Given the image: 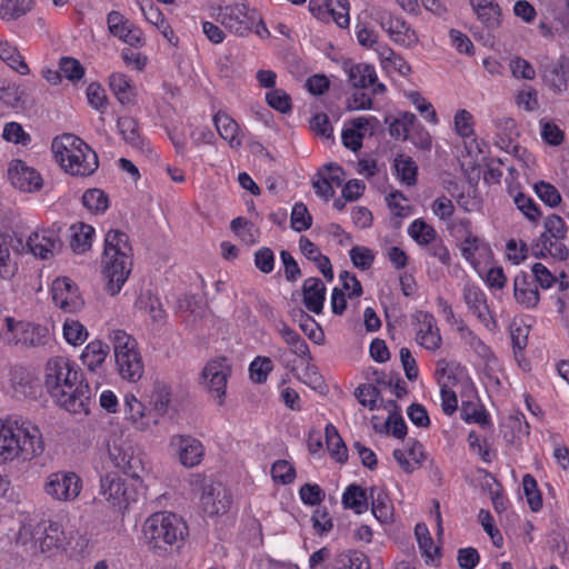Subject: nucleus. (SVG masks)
Listing matches in <instances>:
<instances>
[{
    "label": "nucleus",
    "instance_id": "cd10ccee",
    "mask_svg": "<svg viewBox=\"0 0 569 569\" xmlns=\"http://www.w3.org/2000/svg\"><path fill=\"white\" fill-rule=\"evenodd\" d=\"M123 413L126 420L130 421L137 430L144 431L151 423H157V420L152 419L151 410L147 409L133 393L124 396Z\"/></svg>",
    "mask_w": 569,
    "mask_h": 569
},
{
    "label": "nucleus",
    "instance_id": "0e129e2a",
    "mask_svg": "<svg viewBox=\"0 0 569 569\" xmlns=\"http://www.w3.org/2000/svg\"><path fill=\"white\" fill-rule=\"evenodd\" d=\"M407 97L427 122L431 124H437L439 122V118L433 106L418 91H410Z\"/></svg>",
    "mask_w": 569,
    "mask_h": 569
},
{
    "label": "nucleus",
    "instance_id": "a19ab883",
    "mask_svg": "<svg viewBox=\"0 0 569 569\" xmlns=\"http://www.w3.org/2000/svg\"><path fill=\"white\" fill-rule=\"evenodd\" d=\"M369 492L359 485H349L341 497V502L346 509H351L357 515L368 510Z\"/></svg>",
    "mask_w": 569,
    "mask_h": 569
},
{
    "label": "nucleus",
    "instance_id": "f704fd0d",
    "mask_svg": "<svg viewBox=\"0 0 569 569\" xmlns=\"http://www.w3.org/2000/svg\"><path fill=\"white\" fill-rule=\"evenodd\" d=\"M477 19L485 28L495 30L501 24L502 11L496 0H469Z\"/></svg>",
    "mask_w": 569,
    "mask_h": 569
},
{
    "label": "nucleus",
    "instance_id": "4c0bfd02",
    "mask_svg": "<svg viewBox=\"0 0 569 569\" xmlns=\"http://www.w3.org/2000/svg\"><path fill=\"white\" fill-rule=\"evenodd\" d=\"M508 193L513 198L517 209L532 223H538L542 212L532 197L521 192L518 184L507 181Z\"/></svg>",
    "mask_w": 569,
    "mask_h": 569
},
{
    "label": "nucleus",
    "instance_id": "79ce46f5",
    "mask_svg": "<svg viewBox=\"0 0 569 569\" xmlns=\"http://www.w3.org/2000/svg\"><path fill=\"white\" fill-rule=\"evenodd\" d=\"M117 128L122 139L133 148L143 149L144 139L141 134L140 126L137 119L123 116L118 118Z\"/></svg>",
    "mask_w": 569,
    "mask_h": 569
},
{
    "label": "nucleus",
    "instance_id": "8fccbe9b",
    "mask_svg": "<svg viewBox=\"0 0 569 569\" xmlns=\"http://www.w3.org/2000/svg\"><path fill=\"white\" fill-rule=\"evenodd\" d=\"M417 117L409 111L399 112L398 116L389 124V133L395 139L406 141L412 126H415Z\"/></svg>",
    "mask_w": 569,
    "mask_h": 569
},
{
    "label": "nucleus",
    "instance_id": "2f4dec72",
    "mask_svg": "<svg viewBox=\"0 0 569 569\" xmlns=\"http://www.w3.org/2000/svg\"><path fill=\"white\" fill-rule=\"evenodd\" d=\"M415 536L426 565L439 566L442 557L441 547L435 545L430 531L425 522L416 525Z\"/></svg>",
    "mask_w": 569,
    "mask_h": 569
},
{
    "label": "nucleus",
    "instance_id": "58836bf2",
    "mask_svg": "<svg viewBox=\"0 0 569 569\" xmlns=\"http://www.w3.org/2000/svg\"><path fill=\"white\" fill-rule=\"evenodd\" d=\"M109 87L120 104L129 106L134 103L136 87L127 74L113 72L109 77Z\"/></svg>",
    "mask_w": 569,
    "mask_h": 569
},
{
    "label": "nucleus",
    "instance_id": "6ab92c4d",
    "mask_svg": "<svg viewBox=\"0 0 569 569\" xmlns=\"http://www.w3.org/2000/svg\"><path fill=\"white\" fill-rule=\"evenodd\" d=\"M231 373V367L224 357L209 361L203 368L202 376L212 396L218 398L219 406L223 405L227 381Z\"/></svg>",
    "mask_w": 569,
    "mask_h": 569
},
{
    "label": "nucleus",
    "instance_id": "f8f14e48",
    "mask_svg": "<svg viewBox=\"0 0 569 569\" xmlns=\"http://www.w3.org/2000/svg\"><path fill=\"white\" fill-rule=\"evenodd\" d=\"M36 548L43 553L54 552L64 548L67 535L60 521L43 519L30 531Z\"/></svg>",
    "mask_w": 569,
    "mask_h": 569
},
{
    "label": "nucleus",
    "instance_id": "0eeeda50",
    "mask_svg": "<svg viewBox=\"0 0 569 569\" xmlns=\"http://www.w3.org/2000/svg\"><path fill=\"white\" fill-rule=\"evenodd\" d=\"M219 20L226 29L238 36H247L260 26L267 31L258 10L244 1L220 8ZM256 32L259 33V29Z\"/></svg>",
    "mask_w": 569,
    "mask_h": 569
},
{
    "label": "nucleus",
    "instance_id": "9d476101",
    "mask_svg": "<svg viewBox=\"0 0 569 569\" xmlns=\"http://www.w3.org/2000/svg\"><path fill=\"white\" fill-rule=\"evenodd\" d=\"M545 232L539 237L537 241V248H539L542 254H550L555 258H566L568 256V249L563 244L568 227L565 220L558 214H550L545 219Z\"/></svg>",
    "mask_w": 569,
    "mask_h": 569
},
{
    "label": "nucleus",
    "instance_id": "5fc2aeb1",
    "mask_svg": "<svg viewBox=\"0 0 569 569\" xmlns=\"http://www.w3.org/2000/svg\"><path fill=\"white\" fill-rule=\"evenodd\" d=\"M397 177L407 186L417 183L418 167L411 157H398L395 159Z\"/></svg>",
    "mask_w": 569,
    "mask_h": 569
},
{
    "label": "nucleus",
    "instance_id": "774afa93",
    "mask_svg": "<svg viewBox=\"0 0 569 569\" xmlns=\"http://www.w3.org/2000/svg\"><path fill=\"white\" fill-rule=\"evenodd\" d=\"M271 477L276 483L290 485L296 479V468L287 460H277L272 463Z\"/></svg>",
    "mask_w": 569,
    "mask_h": 569
},
{
    "label": "nucleus",
    "instance_id": "393cba45",
    "mask_svg": "<svg viewBox=\"0 0 569 569\" xmlns=\"http://www.w3.org/2000/svg\"><path fill=\"white\" fill-rule=\"evenodd\" d=\"M212 121L221 139L230 148L238 149L242 146L244 133L240 124L224 110H218L212 114Z\"/></svg>",
    "mask_w": 569,
    "mask_h": 569
},
{
    "label": "nucleus",
    "instance_id": "4468645a",
    "mask_svg": "<svg viewBox=\"0 0 569 569\" xmlns=\"http://www.w3.org/2000/svg\"><path fill=\"white\" fill-rule=\"evenodd\" d=\"M377 22L396 44L403 48L417 46L419 41L418 34L402 17L390 12H380Z\"/></svg>",
    "mask_w": 569,
    "mask_h": 569
},
{
    "label": "nucleus",
    "instance_id": "49530a36",
    "mask_svg": "<svg viewBox=\"0 0 569 569\" xmlns=\"http://www.w3.org/2000/svg\"><path fill=\"white\" fill-rule=\"evenodd\" d=\"M72 236L70 246L76 253H83L91 248L93 237L96 234L94 228L90 224L80 222L72 226Z\"/></svg>",
    "mask_w": 569,
    "mask_h": 569
},
{
    "label": "nucleus",
    "instance_id": "a211bd4d",
    "mask_svg": "<svg viewBox=\"0 0 569 569\" xmlns=\"http://www.w3.org/2000/svg\"><path fill=\"white\" fill-rule=\"evenodd\" d=\"M4 321L8 331L16 333L12 337L16 343L38 347L44 346L50 340V330L47 326L16 321L11 317H7Z\"/></svg>",
    "mask_w": 569,
    "mask_h": 569
},
{
    "label": "nucleus",
    "instance_id": "6e6552de",
    "mask_svg": "<svg viewBox=\"0 0 569 569\" xmlns=\"http://www.w3.org/2000/svg\"><path fill=\"white\" fill-rule=\"evenodd\" d=\"M99 493L109 506L118 510H124L130 503L137 502L139 496L138 490L130 488L114 471L101 476Z\"/></svg>",
    "mask_w": 569,
    "mask_h": 569
},
{
    "label": "nucleus",
    "instance_id": "ea45409f",
    "mask_svg": "<svg viewBox=\"0 0 569 569\" xmlns=\"http://www.w3.org/2000/svg\"><path fill=\"white\" fill-rule=\"evenodd\" d=\"M460 417L466 423H477L482 428H491V417L478 399L462 400Z\"/></svg>",
    "mask_w": 569,
    "mask_h": 569
},
{
    "label": "nucleus",
    "instance_id": "09e8293b",
    "mask_svg": "<svg viewBox=\"0 0 569 569\" xmlns=\"http://www.w3.org/2000/svg\"><path fill=\"white\" fill-rule=\"evenodd\" d=\"M408 234L419 244H431L437 238L436 229L422 219H415L408 227Z\"/></svg>",
    "mask_w": 569,
    "mask_h": 569
},
{
    "label": "nucleus",
    "instance_id": "37998d69",
    "mask_svg": "<svg viewBox=\"0 0 569 569\" xmlns=\"http://www.w3.org/2000/svg\"><path fill=\"white\" fill-rule=\"evenodd\" d=\"M0 59L21 76L29 74L30 69L18 48L9 41H0Z\"/></svg>",
    "mask_w": 569,
    "mask_h": 569
},
{
    "label": "nucleus",
    "instance_id": "4be33fe9",
    "mask_svg": "<svg viewBox=\"0 0 569 569\" xmlns=\"http://www.w3.org/2000/svg\"><path fill=\"white\" fill-rule=\"evenodd\" d=\"M345 69L352 87L357 89L370 88L372 94H381L386 91V86L378 81L375 66L345 62Z\"/></svg>",
    "mask_w": 569,
    "mask_h": 569
},
{
    "label": "nucleus",
    "instance_id": "5701e85b",
    "mask_svg": "<svg viewBox=\"0 0 569 569\" xmlns=\"http://www.w3.org/2000/svg\"><path fill=\"white\" fill-rule=\"evenodd\" d=\"M108 456L113 467L131 479L142 482L139 471L142 469L141 460L133 453L131 447H123L113 442L108 446Z\"/></svg>",
    "mask_w": 569,
    "mask_h": 569
},
{
    "label": "nucleus",
    "instance_id": "412c9836",
    "mask_svg": "<svg viewBox=\"0 0 569 569\" xmlns=\"http://www.w3.org/2000/svg\"><path fill=\"white\" fill-rule=\"evenodd\" d=\"M61 244L59 233L50 228L38 229L31 232L27 239L29 252L41 260L53 258L56 252L61 249Z\"/></svg>",
    "mask_w": 569,
    "mask_h": 569
},
{
    "label": "nucleus",
    "instance_id": "7ed1b4c3",
    "mask_svg": "<svg viewBox=\"0 0 569 569\" xmlns=\"http://www.w3.org/2000/svg\"><path fill=\"white\" fill-rule=\"evenodd\" d=\"M102 274L109 295H118L127 282L133 266V252L129 236L118 229L106 233L101 258Z\"/></svg>",
    "mask_w": 569,
    "mask_h": 569
},
{
    "label": "nucleus",
    "instance_id": "bb28decb",
    "mask_svg": "<svg viewBox=\"0 0 569 569\" xmlns=\"http://www.w3.org/2000/svg\"><path fill=\"white\" fill-rule=\"evenodd\" d=\"M109 352V345L96 339L84 347L81 352L80 360L89 372L101 377L106 373L104 362Z\"/></svg>",
    "mask_w": 569,
    "mask_h": 569
},
{
    "label": "nucleus",
    "instance_id": "c03bdc74",
    "mask_svg": "<svg viewBox=\"0 0 569 569\" xmlns=\"http://www.w3.org/2000/svg\"><path fill=\"white\" fill-rule=\"evenodd\" d=\"M277 331L284 342L292 349V352L300 358L310 357L309 346L306 340L283 320L277 325Z\"/></svg>",
    "mask_w": 569,
    "mask_h": 569
},
{
    "label": "nucleus",
    "instance_id": "b1692460",
    "mask_svg": "<svg viewBox=\"0 0 569 569\" xmlns=\"http://www.w3.org/2000/svg\"><path fill=\"white\" fill-rule=\"evenodd\" d=\"M200 502L206 515H224L231 507L232 496L222 483L210 485L204 488Z\"/></svg>",
    "mask_w": 569,
    "mask_h": 569
},
{
    "label": "nucleus",
    "instance_id": "680f3d73",
    "mask_svg": "<svg viewBox=\"0 0 569 569\" xmlns=\"http://www.w3.org/2000/svg\"><path fill=\"white\" fill-rule=\"evenodd\" d=\"M61 77L71 82L81 80L84 77L86 69L81 62L73 57H62L59 60Z\"/></svg>",
    "mask_w": 569,
    "mask_h": 569
},
{
    "label": "nucleus",
    "instance_id": "2eb2a0df",
    "mask_svg": "<svg viewBox=\"0 0 569 569\" xmlns=\"http://www.w3.org/2000/svg\"><path fill=\"white\" fill-rule=\"evenodd\" d=\"M461 369L457 362H449L445 359L438 360L436 375L440 382V399L442 411L451 416L458 409V398L450 385L457 381L456 372Z\"/></svg>",
    "mask_w": 569,
    "mask_h": 569
},
{
    "label": "nucleus",
    "instance_id": "a878e982",
    "mask_svg": "<svg viewBox=\"0 0 569 569\" xmlns=\"http://www.w3.org/2000/svg\"><path fill=\"white\" fill-rule=\"evenodd\" d=\"M22 239L0 231V281L9 280L18 270V263L11 257V251L19 252Z\"/></svg>",
    "mask_w": 569,
    "mask_h": 569
},
{
    "label": "nucleus",
    "instance_id": "473e14b6",
    "mask_svg": "<svg viewBox=\"0 0 569 569\" xmlns=\"http://www.w3.org/2000/svg\"><path fill=\"white\" fill-rule=\"evenodd\" d=\"M371 512L380 523H389L393 520V503L388 491L383 487L372 486L369 489Z\"/></svg>",
    "mask_w": 569,
    "mask_h": 569
},
{
    "label": "nucleus",
    "instance_id": "a18cd8bd",
    "mask_svg": "<svg viewBox=\"0 0 569 569\" xmlns=\"http://www.w3.org/2000/svg\"><path fill=\"white\" fill-rule=\"evenodd\" d=\"M325 437L330 457L339 463L347 462L348 449L337 428L332 423H328L326 426Z\"/></svg>",
    "mask_w": 569,
    "mask_h": 569
},
{
    "label": "nucleus",
    "instance_id": "1a4fd4ad",
    "mask_svg": "<svg viewBox=\"0 0 569 569\" xmlns=\"http://www.w3.org/2000/svg\"><path fill=\"white\" fill-rule=\"evenodd\" d=\"M82 486V479L77 472L59 470L47 477L43 491L54 501L71 502L79 497Z\"/></svg>",
    "mask_w": 569,
    "mask_h": 569
},
{
    "label": "nucleus",
    "instance_id": "39448f33",
    "mask_svg": "<svg viewBox=\"0 0 569 569\" xmlns=\"http://www.w3.org/2000/svg\"><path fill=\"white\" fill-rule=\"evenodd\" d=\"M54 160L64 172L74 177H89L99 166L97 153L81 138L72 133L56 137L51 143Z\"/></svg>",
    "mask_w": 569,
    "mask_h": 569
},
{
    "label": "nucleus",
    "instance_id": "4d7b16f0",
    "mask_svg": "<svg viewBox=\"0 0 569 569\" xmlns=\"http://www.w3.org/2000/svg\"><path fill=\"white\" fill-rule=\"evenodd\" d=\"M273 368L269 357L257 356L249 365V377L254 383H264Z\"/></svg>",
    "mask_w": 569,
    "mask_h": 569
},
{
    "label": "nucleus",
    "instance_id": "f257e3e1",
    "mask_svg": "<svg viewBox=\"0 0 569 569\" xmlns=\"http://www.w3.org/2000/svg\"><path fill=\"white\" fill-rule=\"evenodd\" d=\"M44 387L53 401L68 412L89 415L91 392L79 366L66 356L47 361Z\"/></svg>",
    "mask_w": 569,
    "mask_h": 569
},
{
    "label": "nucleus",
    "instance_id": "603ef678",
    "mask_svg": "<svg viewBox=\"0 0 569 569\" xmlns=\"http://www.w3.org/2000/svg\"><path fill=\"white\" fill-rule=\"evenodd\" d=\"M82 204L92 213L100 214L109 208L108 194L98 188L89 189L82 194Z\"/></svg>",
    "mask_w": 569,
    "mask_h": 569
},
{
    "label": "nucleus",
    "instance_id": "72a5a7b5",
    "mask_svg": "<svg viewBox=\"0 0 569 569\" xmlns=\"http://www.w3.org/2000/svg\"><path fill=\"white\" fill-rule=\"evenodd\" d=\"M395 460L405 472H412L418 469L426 459L425 449L419 441H410L405 449H395Z\"/></svg>",
    "mask_w": 569,
    "mask_h": 569
},
{
    "label": "nucleus",
    "instance_id": "de8ad7c7",
    "mask_svg": "<svg viewBox=\"0 0 569 569\" xmlns=\"http://www.w3.org/2000/svg\"><path fill=\"white\" fill-rule=\"evenodd\" d=\"M331 569H370V562L363 552L349 550L335 560Z\"/></svg>",
    "mask_w": 569,
    "mask_h": 569
},
{
    "label": "nucleus",
    "instance_id": "338daca9",
    "mask_svg": "<svg viewBox=\"0 0 569 569\" xmlns=\"http://www.w3.org/2000/svg\"><path fill=\"white\" fill-rule=\"evenodd\" d=\"M2 138L7 142L20 144L23 147H27L31 142V136L23 129L20 123L16 121H11L4 124Z\"/></svg>",
    "mask_w": 569,
    "mask_h": 569
},
{
    "label": "nucleus",
    "instance_id": "aec40b11",
    "mask_svg": "<svg viewBox=\"0 0 569 569\" xmlns=\"http://www.w3.org/2000/svg\"><path fill=\"white\" fill-rule=\"evenodd\" d=\"M8 177L12 186L23 192H37L43 186L40 172L20 159L10 162Z\"/></svg>",
    "mask_w": 569,
    "mask_h": 569
},
{
    "label": "nucleus",
    "instance_id": "bf43d9fd",
    "mask_svg": "<svg viewBox=\"0 0 569 569\" xmlns=\"http://www.w3.org/2000/svg\"><path fill=\"white\" fill-rule=\"evenodd\" d=\"M379 57L383 67L392 66L401 76H408L411 72V67L405 58L389 47H382Z\"/></svg>",
    "mask_w": 569,
    "mask_h": 569
},
{
    "label": "nucleus",
    "instance_id": "9b49d317",
    "mask_svg": "<svg viewBox=\"0 0 569 569\" xmlns=\"http://www.w3.org/2000/svg\"><path fill=\"white\" fill-rule=\"evenodd\" d=\"M411 326L415 341L421 348L436 352L442 346V336L435 316L425 310H417L411 315Z\"/></svg>",
    "mask_w": 569,
    "mask_h": 569
},
{
    "label": "nucleus",
    "instance_id": "20e7f679",
    "mask_svg": "<svg viewBox=\"0 0 569 569\" xmlns=\"http://www.w3.org/2000/svg\"><path fill=\"white\" fill-rule=\"evenodd\" d=\"M142 535L148 548L156 555L180 549L189 536V526L180 515L172 511H156L142 525Z\"/></svg>",
    "mask_w": 569,
    "mask_h": 569
},
{
    "label": "nucleus",
    "instance_id": "3c124183",
    "mask_svg": "<svg viewBox=\"0 0 569 569\" xmlns=\"http://www.w3.org/2000/svg\"><path fill=\"white\" fill-rule=\"evenodd\" d=\"M63 338L71 346H81L89 337L87 328L78 320L67 318L62 326Z\"/></svg>",
    "mask_w": 569,
    "mask_h": 569
},
{
    "label": "nucleus",
    "instance_id": "c9c22d12",
    "mask_svg": "<svg viewBox=\"0 0 569 569\" xmlns=\"http://www.w3.org/2000/svg\"><path fill=\"white\" fill-rule=\"evenodd\" d=\"M303 305L310 312L319 315L322 312L326 299V287L319 278L310 277L302 286Z\"/></svg>",
    "mask_w": 569,
    "mask_h": 569
},
{
    "label": "nucleus",
    "instance_id": "052dcab7",
    "mask_svg": "<svg viewBox=\"0 0 569 569\" xmlns=\"http://www.w3.org/2000/svg\"><path fill=\"white\" fill-rule=\"evenodd\" d=\"M467 440L470 449L479 456L481 461L490 463L496 457V453L491 449L488 440L476 431H470Z\"/></svg>",
    "mask_w": 569,
    "mask_h": 569
},
{
    "label": "nucleus",
    "instance_id": "864d4df0",
    "mask_svg": "<svg viewBox=\"0 0 569 569\" xmlns=\"http://www.w3.org/2000/svg\"><path fill=\"white\" fill-rule=\"evenodd\" d=\"M231 231L246 244H254L258 241V231L253 223L243 217L234 218L230 223Z\"/></svg>",
    "mask_w": 569,
    "mask_h": 569
},
{
    "label": "nucleus",
    "instance_id": "ddd939ff",
    "mask_svg": "<svg viewBox=\"0 0 569 569\" xmlns=\"http://www.w3.org/2000/svg\"><path fill=\"white\" fill-rule=\"evenodd\" d=\"M52 301L63 312L76 313L84 306L77 283L68 277L56 278L50 288Z\"/></svg>",
    "mask_w": 569,
    "mask_h": 569
},
{
    "label": "nucleus",
    "instance_id": "c756f323",
    "mask_svg": "<svg viewBox=\"0 0 569 569\" xmlns=\"http://www.w3.org/2000/svg\"><path fill=\"white\" fill-rule=\"evenodd\" d=\"M170 445L178 449L180 462L184 467L191 468L201 462L204 448L200 440L190 436H173Z\"/></svg>",
    "mask_w": 569,
    "mask_h": 569
},
{
    "label": "nucleus",
    "instance_id": "6e6d98bb",
    "mask_svg": "<svg viewBox=\"0 0 569 569\" xmlns=\"http://www.w3.org/2000/svg\"><path fill=\"white\" fill-rule=\"evenodd\" d=\"M32 0H4L0 6V18L2 20H16L32 8Z\"/></svg>",
    "mask_w": 569,
    "mask_h": 569
},
{
    "label": "nucleus",
    "instance_id": "423d86ee",
    "mask_svg": "<svg viewBox=\"0 0 569 569\" xmlns=\"http://www.w3.org/2000/svg\"><path fill=\"white\" fill-rule=\"evenodd\" d=\"M113 347L119 376L129 382H137L144 372V365L137 340L124 330L114 329L109 333Z\"/></svg>",
    "mask_w": 569,
    "mask_h": 569
},
{
    "label": "nucleus",
    "instance_id": "e433bc0d",
    "mask_svg": "<svg viewBox=\"0 0 569 569\" xmlns=\"http://www.w3.org/2000/svg\"><path fill=\"white\" fill-rule=\"evenodd\" d=\"M458 330L461 340L478 356L483 365L492 366L497 362L492 349L473 330L466 325H461Z\"/></svg>",
    "mask_w": 569,
    "mask_h": 569
},
{
    "label": "nucleus",
    "instance_id": "69168bd1",
    "mask_svg": "<svg viewBox=\"0 0 569 569\" xmlns=\"http://www.w3.org/2000/svg\"><path fill=\"white\" fill-rule=\"evenodd\" d=\"M478 521L485 532L489 536L492 545L497 548H502L503 537L500 530L495 526V519L490 511L487 509H480L478 513Z\"/></svg>",
    "mask_w": 569,
    "mask_h": 569
},
{
    "label": "nucleus",
    "instance_id": "f03ea898",
    "mask_svg": "<svg viewBox=\"0 0 569 569\" xmlns=\"http://www.w3.org/2000/svg\"><path fill=\"white\" fill-rule=\"evenodd\" d=\"M44 451L40 428L20 416L0 418V465L31 461Z\"/></svg>",
    "mask_w": 569,
    "mask_h": 569
},
{
    "label": "nucleus",
    "instance_id": "13d9d810",
    "mask_svg": "<svg viewBox=\"0 0 569 569\" xmlns=\"http://www.w3.org/2000/svg\"><path fill=\"white\" fill-rule=\"evenodd\" d=\"M522 488L531 511H539L542 508V495L539 490L538 482L532 475L526 473L522 477Z\"/></svg>",
    "mask_w": 569,
    "mask_h": 569
},
{
    "label": "nucleus",
    "instance_id": "c85d7f7f",
    "mask_svg": "<svg viewBox=\"0 0 569 569\" xmlns=\"http://www.w3.org/2000/svg\"><path fill=\"white\" fill-rule=\"evenodd\" d=\"M513 297L522 308L532 309L537 307L540 295L531 274L521 271L515 277Z\"/></svg>",
    "mask_w": 569,
    "mask_h": 569
},
{
    "label": "nucleus",
    "instance_id": "dca6fc26",
    "mask_svg": "<svg viewBox=\"0 0 569 569\" xmlns=\"http://www.w3.org/2000/svg\"><path fill=\"white\" fill-rule=\"evenodd\" d=\"M310 13L319 21H333L340 28L350 23V4L348 0H309Z\"/></svg>",
    "mask_w": 569,
    "mask_h": 569
},
{
    "label": "nucleus",
    "instance_id": "f3484780",
    "mask_svg": "<svg viewBox=\"0 0 569 569\" xmlns=\"http://www.w3.org/2000/svg\"><path fill=\"white\" fill-rule=\"evenodd\" d=\"M462 298L468 310L481 322L488 330L497 327V321L489 308L486 292L476 283L467 282L462 288Z\"/></svg>",
    "mask_w": 569,
    "mask_h": 569
},
{
    "label": "nucleus",
    "instance_id": "e2e57ef3",
    "mask_svg": "<svg viewBox=\"0 0 569 569\" xmlns=\"http://www.w3.org/2000/svg\"><path fill=\"white\" fill-rule=\"evenodd\" d=\"M349 257L352 264L362 271L369 270L375 262V251L365 246H353L349 250Z\"/></svg>",
    "mask_w": 569,
    "mask_h": 569
},
{
    "label": "nucleus",
    "instance_id": "7c9ffc66",
    "mask_svg": "<svg viewBox=\"0 0 569 569\" xmlns=\"http://www.w3.org/2000/svg\"><path fill=\"white\" fill-rule=\"evenodd\" d=\"M371 122L377 123L376 117H358L351 120L350 127L342 130L341 140L346 148L358 151Z\"/></svg>",
    "mask_w": 569,
    "mask_h": 569
}]
</instances>
